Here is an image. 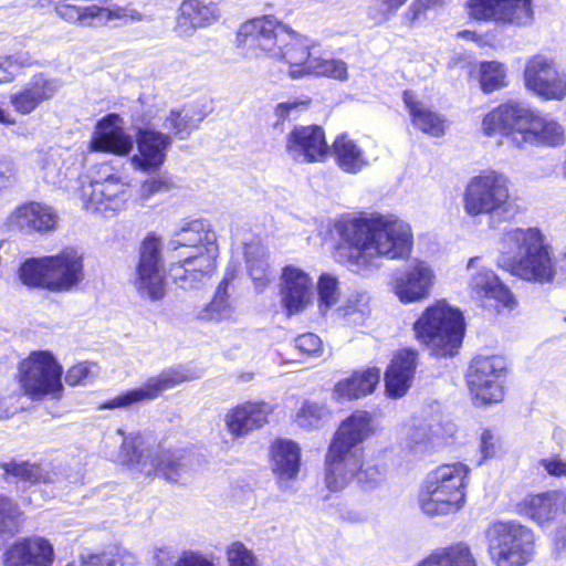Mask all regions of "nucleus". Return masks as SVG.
I'll return each instance as SVG.
<instances>
[{
    "instance_id": "f257e3e1",
    "label": "nucleus",
    "mask_w": 566,
    "mask_h": 566,
    "mask_svg": "<svg viewBox=\"0 0 566 566\" xmlns=\"http://www.w3.org/2000/svg\"><path fill=\"white\" fill-rule=\"evenodd\" d=\"M337 230L343 241L337 260L356 273L377 268L379 258L405 259L413 244L409 223L395 214L374 212L342 219Z\"/></svg>"
},
{
    "instance_id": "f03ea898",
    "label": "nucleus",
    "mask_w": 566,
    "mask_h": 566,
    "mask_svg": "<svg viewBox=\"0 0 566 566\" xmlns=\"http://www.w3.org/2000/svg\"><path fill=\"white\" fill-rule=\"evenodd\" d=\"M371 430V416L367 411L356 410L342 422L325 459V483L331 491L344 489L352 479L365 490L379 485L382 473L376 465L363 463L356 450Z\"/></svg>"
},
{
    "instance_id": "7ed1b4c3",
    "label": "nucleus",
    "mask_w": 566,
    "mask_h": 566,
    "mask_svg": "<svg viewBox=\"0 0 566 566\" xmlns=\"http://www.w3.org/2000/svg\"><path fill=\"white\" fill-rule=\"evenodd\" d=\"M238 40L248 50H253L255 56L265 54L284 61L290 65L289 74L292 78L308 75L305 69L317 53L314 40L289 29L271 15L243 23Z\"/></svg>"
},
{
    "instance_id": "20e7f679",
    "label": "nucleus",
    "mask_w": 566,
    "mask_h": 566,
    "mask_svg": "<svg viewBox=\"0 0 566 566\" xmlns=\"http://www.w3.org/2000/svg\"><path fill=\"white\" fill-rule=\"evenodd\" d=\"M482 130L489 137L505 136L520 148L526 144L555 147L565 139L562 125L553 117L516 102L501 104L489 112L483 117Z\"/></svg>"
},
{
    "instance_id": "39448f33",
    "label": "nucleus",
    "mask_w": 566,
    "mask_h": 566,
    "mask_svg": "<svg viewBox=\"0 0 566 566\" xmlns=\"http://www.w3.org/2000/svg\"><path fill=\"white\" fill-rule=\"evenodd\" d=\"M497 265L512 275L535 283H552L556 266L552 249L537 228H513L502 233Z\"/></svg>"
},
{
    "instance_id": "423d86ee",
    "label": "nucleus",
    "mask_w": 566,
    "mask_h": 566,
    "mask_svg": "<svg viewBox=\"0 0 566 566\" xmlns=\"http://www.w3.org/2000/svg\"><path fill=\"white\" fill-rule=\"evenodd\" d=\"M462 207L471 218L488 216L497 221H509L518 211L510 195L509 178L493 169L481 170L468 180L462 193Z\"/></svg>"
},
{
    "instance_id": "0eeeda50",
    "label": "nucleus",
    "mask_w": 566,
    "mask_h": 566,
    "mask_svg": "<svg viewBox=\"0 0 566 566\" xmlns=\"http://www.w3.org/2000/svg\"><path fill=\"white\" fill-rule=\"evenodd\" d=\"M24 285L50 292H70L84 280L83 254L66 248L55 255L32 258L19 269Z\"/></svg>"
},
{
    "instance_id": "6e6552de",
    "label": "nucleus",
    "mask_w": 566,
    "mask_h": 566,
    "mask_svg": "<svg viewBox=\"0 0 566 566\" xmlns=\"http://www.w3.org/2000/svg\"><path fill=\"white\" fill-rule=\"evenodd\" d=\"M416 339L436 356L458 353L464 336L462 313L444 301L428 306L413 323Z\"/></svg>"
},
{
    "instance_id": "1a4fd4ad",
    "label": "nucleus",
    "mask_w": 566,
    "mask_h": 566,
    "mask_svg": "<svg viewBox=\"0 0 566 566\" xmlns=\"http://www.w3.org/2000/svg\"><path fill=\"white\" fill-rule=\"evenodd\" d=\"M470 468L462 462L447 463L428 473L420 505L427 515H447L459 511L465 499Z\"/></svg>"
},
{
    "instance_id": "9d476101",
    "label": "nucleus",
    "mask_w": 566,
    "mask_h": 566,
    "mask_svg": "<svg viewBox=\"0 0 566 566\" xmlns=\"http://www.w3.org/2000/svg\"><path fill=\"white\" fill-rule=\"evenodd\" d=\"M122 437L119 460L129 469L145 475H160L170 482H180V463L175 453L164 450L158 444H149L139 433L125 436L122 429H117Z\"/></svg>"
},
{
    "instance_id": "9b49d317",
    "label": "nucleus",
    "mask_w": 566,
    "mask_h": 566,
    "mask_svg": "<svg viewBox=\"0 0 566 566\" xmlns=\"http://www.w3.org/2000/svg\"><path fill=\"white\" fill-rule=\"evenodd\" d=\"M488 552L495 566H524L533 555L534 533L516 521H496L485 531Z\"/></svg>"
},
{
    "instance_id": "f8f14e48",
    "label": "nucleus",
    "mask_w": 566,
    "mask_h": 566,
    "mask_svg": "<svg viewBox=\"0 0 566 566\" xmlns=\"http://www.w3.org/2000/svg\"><path fill=\"white\" fill-rule=\"evenodd\" d=\"M63 368L49 350L32 352L19 365V382L33 400L57 397L62 389Z\"/></svg>"
},
{
    "instance_id": "ddd939ff",
    "label": "nucleus",
    "mask_w": 566,
    "mask_h": 566,
    "mask_svg": "<svg viewBox=\"0 0 566 566\" xmlns=\"http://www.w3.org/2000/svg\"><path fill=\"white\" fill-rule=\"evenodd\" d=\"M465 10L479 22L524 28L534 21L533 0H468Z\"/></svg>"
},
{
    "instance_id": "4468645a",
    "label": "nucleus",
    "mask_w": 566,
    "mask_h": 566,
    "mask_svg": "<svg viewBox=\"0 0 566 566\" xmlns=\"http://www.w3.org/2000/svg\"><path fill=\"white\" fill-rule=\"evenodd\" d=\"M524 83L528 91L546 101L566 97V73L551 55L537 53L526 61Z\"/></svg>"
},
{
    "instance_id": "2eb2a0df",
    "label": "nucleus",
    "mask_w": 566,
    "mask_h": 566,
    "mask_svg": "<svg viewBox=\"0 0 566 566\" xmlns=\"http://www.w3.org/2000/svg\"><path fill=\"white\" fill-rule=\"evenodd\" d=\"M134 284L139 296L149 301H160L166 295L161 243L154 234L142 242Z\"/></svg>"
},
{
    "instance_id": "dca6fc26",
    "label": "nucleus",
    "mask_w": 566,
    "mask_h": 566,
    "mask_svg": "<svg viewBox=\"0 0 566 566\" xmlns=\"http://www.w3.org/2000/svg\"><path fill=\"white\" fill-rule=\"evenodd\" d=\"M505 370V361L500 356L473 358L467 378L475 399L482 403L501 401Z\"/></svg>"
},
{
    "instance_id": "f3484780",
    "label": "nucleus",
    "mask_w": 566,
    "mask_h": 566,
    "mask_svg": "<svg viewBox=\"0 0 566 566\" xmlns=\"http://www.w3.org/2000/svg\"><path fill=\"white\" fill-rule=\"evenodd\" d=\"M130 195L115 175H107L103 180L94 179L82 189L84 208L106 217L113 216L126 208Z\"/></svg>"
},
{
    "instance_id": "a211bd4d",
    "label": "nucleus",
    "mask_w": 566,
    "mask_h": 566,
    "mask_svg": "<svg viewBox=\"0 0 566 566\" xmlns=\"http://www.w3.org/2000/svg\"><path fill=\"white\" fill-rule=\"evenodd\" d=\"M55 11L64 21L88 28L102 27L113 20H143V14L136 9L117 4L102 7L97 4L75 6L71 3H60L55 7Z\"/></svg>"
},
{
    "instance_id": "6ab92c4d",
    "label": "nucleus",
    "mask_w": 566,
    "mask_h": 566,
    "mask_svg": "<svg viewBox=\"0 0 566 566\" xmlns=\"http://www.w3.org/2000/svg\"><path fill=\"white\" fill-rule=\"evenodd\" d=\"M187 379V373L182 367L168 368L149 378L143 386L126 390L101 403L98 409L126 408L139 401L153 400L163 391L171 389Z\"/></svg>"
},
{
    "instance_id": "aec40b11",
    "label": "nucleus",
    "mask_w": 566,
    "mask_h": 566,
    "mask_svg": "<svg viewBox=\"0 0 566 566\" xmlns=\"http://www.w3.org/2000/svg\"><path fill=\"white\" fill-rule=\"evenodd\" d=\"M328 146L322 127L317 125L295 126L285 138V153L295 163L322 161Z\"/></svg>"
},
{
    "instance_id": "412c9836",
    "label": "nucleus",
    "mask_w": 566,
    "mask_h": 566,
    "mask_svg": "<svg viewBox=\"0 0 566 566\" xmlns=\"http://www.w3.org/2000/svg\"><path fill=\"white\" fill-rule=\"evenodd\" d=\"M469 287L480 297L494 300L497 306L512 310L516 304L511 290L489 269L481 256L468 261Z\"/></svg>"
},
{
    "instance_id": "4be33fe9",
    "label": "nucleus",
    "mask_w": 566,
    "mask_h": 566,
    "mask_svg": "<svg viewBox=\"0 0 566 566\" xmlns=\"http://www.w3.org/2000/svg\"><path fill=\"white\" fill-rule=\"evenodd\" d=\"M436 274L432 266L415 259L396 279L395 293L402 303H415L427 298L434 284Z\"/></svg>"
},
{
    "instance_id": "5701e85b",
    "label": "nucleus",
    "mask_w": 566,
    "mask_h": 566,
    "mask_svg": "<svg viewBox=\"0 0 566 566\" xmlns=\"http://www.w3.org/2000/svg\"><path fill=\"white\" fill-rule=\"evenodd\" d=\"M133 146L134 139L125 132L122 117L111 113L96 123L88 149L124 156L130 153Z\"/></svg>"
},
{
    "instance_id": "b1692460",
    "label": "nucleus",
    "mask_w": 566,
    "mask_h": 566,
    "mask_svg": "<svg viewBox=\"0 0 566 566\" xmlns=\"http://www.w3.org/2000/svg\"><path fill=\"white\" fill-rule=\"evenodd\" d=\"M218 253L217 243H210V245L172 262L169 274L180 287H193L200 282L202 276L209 274L214 269Z\"/></svg>"
},
{
    "instance_id": "393cba45",
    "label": "nucleus",
    "mask_w": 566,
    "mask_h": 566,
    "mask_svg": "<svg viewBox=\"0 0 566 566\" xmlns=\"http://www.w3.org/2000/svg\"><path fill=\"white\" fill-rule=\"evenodd\" d=\"M172 140L167 134L154 128H138L136 133L137 153L130 160L136 169L151 171L160 168Z\"/></svg>"
},
{
    "instance_id": "a878e982",
    "label": "nucleus",
    "mask_w": 566,
    "mask_h": 566,
    "mask_svg": "<svg viewBox=\"0 0 566 566\" xmlns=\"http://www.w3.org/2000/svg\"><path fill=\"white\" fill-rule=\"evenodd\" d=\"M61 87L62 82L59 78L40 72L10 95V104L17 113L28 115L43 102L51 99Z\"/></svg>"
},
{
    "instance_id": "bb28decb",
    "label": "nucleus",
    "mask_w": 566,
    "mask_h": 566,
    "mask_svg": "<svg viewBox=\"0 0 566 566\" xmlns=\"http://www.w3.org/2000/svg\"><path fill=\"white\" fill-rule=\"evenodd\" d=\"M281 302L289 315L302 312L312 300L313 281L302 269L294 265L283 268L281 276Z\"/></svg>"
},
{
    "instance_id": "cd10ccee",
    "label": "nucleus",
    "mask_w": 566,
    "mask_h": 566,
    "mask_svg": "<svg viewBox=\"0 0 566 566\" xmlns=\"http://www.w3.org/2000/svg\"><path fill=\"white\" fill-rule=\"evenodd\" d=\"M455 433V424L444 420L441 415L423 416L415 418L408 428L406 440L407 446L417 451L427 446L437 447Z\"/></svg>"
},
{
    "instance_id": "c85d7f7f",
    "label": "nucleus",
    "mask_w": 566,
    "mask_h": 566,
    "mask_svg": "<svg viewBox=\"0 0 566 566\" xmlns=\"http://www.w3.org/2000/svg\"><path fill=\"white\" fill-rule=\"evenodd\" d=\"M53 546L43 537H28L17 541L4 553L6 566H51Z\"/></svg>"
},
{
    "instance_id": "c756f323",
    "label": "nucleus",
    "mask_w": 566,
    "mask_h": 566,
    "mask_svg": "<svg viewBox=\"0 0 566 566\" xmlns=\"http://www.w3.org/2000/svg\"><path fill=\"white\" fill-rule=\"evenodd\" d=\"M272 408L266 402L239 405L226 415L224 422L228 431L234 437H242L250 431L261 428L266 421Z\"/></svg>"
},
{
    "instance_id": "7c9ffc66",
    "label": "nucleus",
    "mask_w": 566,
    "mask_h": 566,
    "mask_svg": "<svg viewBox=\"0 0 566 566\" xmlns=\"http://www.w3.org/2000/svg\"><path fill=\"white\" fill-rule=\"evenodd\" d=\"M418 361V352L405 348L398 352L385 374L386 390L390 397H401L411 385Z\"/></svg>"
},
{
    "instance_id": "2f4dec72",
    "label": "nucleus",
    "mask_w": 566,
    "mask_h": 566,
    "mask_svg": "<svg viewBox=\"0 0 566 566\" xmlns=\"http://www.w3.org/2000/svg\"><path fill=\"white\" fill-rule=\"evenodd\" d=\"M218 17V7L211 1L184 0L178 10L176 30L181 36H190L198 28L212 24Z\"/></svg>"
},
{
    "instance_id": "473e14b6",
    "label": "nucleus",
    "mask_w": 566,
    "mask_h": 566,
    "mask_svg": "<svg viewBox=\"0 0 566 566\" xmlns=\"http://www.w3.org/2000/svg\"><path fill=\"white\" fill-rule=\"evenodd\" d=\"M273 471L277 476L280 488L290 491L300 471L301 451L291 440H276L272 446Z\"/></svg>"
},
{
    "instance_id": "72a5a7b5",
    "label": "nucleus",
    "mask_w": 566,
    "mask_h": 566,
    "mask_svg": "<svg viewBox=\"0 0 566 566\" xmlns=\"http://www.w3.org/2000/svg\"><path fill=\"white\" fill-rule=\"evenodd\" d=\"M9 220L20 229L49 232L55 228L59 217L52 207L32 201L19 206Z\"/></svg>"
},
{
    "instance_id": "f704fd0d",
    "label": "nucleus",
    "mask_w": 566,
    "mask_h": 566,
    "mask_svg": "<svg viewBox=\"0 0 566 566\" xmlns=\"http://www.w3.org/2000/svg\"><path fill=\"white\" fill-rule=\"evenodd\" d=\"M520 512L541 526L556 522L564 514L559 496L554 492H545L526 496L518 505Z\"/></svg>"
},
{
    "instance_id": "c9c22d12",
    "label": "nucleus",
    "mask_w": 566,
    "mask_h": 566,
    "mask_svg": "<svg viewBox=\"0 0 566 566\" xmlns=\"http://www.w3.org/2000/svg\"><path fill=\"white\" fill-rule=\"evenodd\" d=\"M210 243H216V233L209 229V224L205 220L197 219L182 221L172 233L167 248L175 251L186 247L197 251Z\"/></svg>"
},
{
    "instance_id": "e433bc0d",
    "label": "nucleus",
    "mask_w": 566,
    "mask_h": 566,
    "mask_svg": "<svg viewBox=\"0 0 566 566\" xmlns=\"http://www.w3.org/2000/svg\"><path fill=\"white\" fill-rule=\"evenodd\" d=\"M229 284L230 279L223 277L217 286L211 302L195 310L197 319L216 323L235 319V308L229 300Z\"/></svg>"
},
{
    "instance_id": "4c0bfd02",
    "label": "nucleus",
    "mask_w": 566,
    "mask_h": 566,
    "mask_svg": "<svg viewBox=\"0 0 566 566\" xmlns=\"http://www.w3.org/2000/svg\"><path fill=\"white\" fill-rule=\"evenodd\" d=\"M380 379L378 368H368L354 373L349 378L338 381L334 388L337 400H352L374 391Z\"/></svg>"
},
{
    "instance_id": "58836bf2",
    "label": "nucleus",
    "mask_w": 566,
    "mask_h": 566,
    "mask_svg": "<svg viewBox=\"0 0 566 566\" xmlns=\"http://www.w3.org/2000/svg\"><path fill=\"white\" fill-rule=\"evenodd\" d=\"M402 99L415 127L433 137L444 134V119L441 115L417 101L410 91L403 92Z\"/></svg>"
},
{
    "instance_id": "ea45409f",
    "label": "nucleus",
    "mask_w": 566,
    "mask_h": 566,
    "mask_svg": "<svg viewBox=\"0 0 566 566\" xmlns=\"http://www.w3.org/2000/svg\"><path fill=\"white\" fill-rule=\"evenodd\" d=\"M332 151L337 166L347 174H358L368 166V159L363 149L346 134L336 137Z\"/></svg>"
},
{
    "instance_id": "a19ab883",
    "label": "nucleus",
    "mask_w": 566,
    "mask_h": 566,
    "mask_svg": "<svg viewBox=\"0 0 566 566\" xmlns=\"http://www.w3.org/2000/svg\"><path fill=\"white\" fill-rule=\"evenodd\" d=\"M417 566H476L468 545L458 543L433 551Z\"/></svg>"
},
{
    "instance_id": "79ce46f5",
    "label": "nucleus",
    "mask_w": 566,
    "mask_h": 566,
    "mask_svg": "<svg viewBox=\"0 0 566 566\" xmlns=\"http://www.w3.org/2000/svg\"><path fill=\"white\" fill-rule=\"evenodd\" d=\"M2 468L7 474L29 483H53L57 480V474L50 471L51 464H34L28 461L13 460L3 463Z\"/></svg>"
},
{
    "instance_id": "37998d69",
    "label": "nucleus",
    "mask_w": 566,
    "mask_h": 566,
    "mask_svg": "<svg viewBox=\"0 0 566 566\" xmlns=\"http://www.w3.org/2000/svg\"><path fill=\"white\" fill-rule=\"evenodd\" d=\"M244 254L249 274L255 282V287L261 291L270 282L264 248L260 244L250 243L245 245Z\"/></svg>"
},
{
    "instance_id": "c03bdc74",
    "label": "nucleus",
    "mask_w": 566,
    "mask_h": 566,
    "mask_svg": "<svg viewBox=\"0 0 566 566\" xmlns=\"http://www.w3.org/2000/svg\"><path fill=\"white\" fill-rule=\"evenodd\" d=\"M553 440L559 447V453L542 459L539 465L547 474L563 478L566 476V431L562 428H556L553 431Z\"/></svg>"
},
{
    "instance_id": "a18cd8bd",
    "label": "nucleus",
    "mask_w": 566,
    "mask_h": 566,
    "mask_svg": "<svg viewBox=\"0 0 566 566\" xmlns=\"http://www.w3.org/2000/svg\"><path fill=\"white\" fill-rule=\"evenodd\" d=\"M21 523L19 506L8 496L0 495V545L6 536H12L18 532Z\"/></svg>"
},
{
    "instance_id": "49530a36",
    "label": "nucleus",
    "mask_w": 566,
    "mask_h": 566,
    "mask_svg": "<svg viewBox=\"0 0 566 566\" xmlns=\"http://www.w3.org/2000/svg\"><path fill=\"white\" fill-rule=\"evenodd\" d=\"M305 71L308 75L327 76L339 81L348 77L347 65L344 61L337 59H323L317 56L310 60Z\"/></svg>"
},
{
    "instance_id": "de8ad7c7",
    "label": "nucleus",
    "mask_w": 566,
    "mask_h": 566,
    "mask_svg": "<svg viewBox=\"0 0 566 566\" xmlns=\"http://www.w3.org/2000/svg\"><path fill=\"white\" fill-rule=\"evenodd\" d=\"M506 69L496 61L480 64V84L484 93H492L506 85Z\"/></svg>"
},
{
    "instance_id": "09e8293b",
    "label": "nucleus",
    "mask_w": 566,
    "mask_h": 566,
    "mask_svg": "<svg viewBox=\"0 0 566 566\" xmlns=\"http://www.w3.org/2000/svg\"><path fill=\"white\" fill-rule=\"evenodd\" d=\"M317 292L319 311L325 314L338 302L339 283L337 277L329 273L321 274L317 282Z\"/></svg>"
},
{
    "instance_id": "8fccbe9b",
    "label": "nucleus",
    "mask_w": 566,
    "mask_h": 566,
    "mask_svg": "<svg viewBox=\"0 0 566 566\" xmlns=\"http://www.w3.org/2000/svg\"><path fill=\"white\" fill-rule=\"evenodd\" d=\"M329 417V411L324 403L305 401L296 415V422L305 429H314L321 426Z\"/></svg>"
},
{
    "instance_id": "3c124183",
    "label": "nucleus",
    "mask_w": 566,
    "mask_h": 566,
    "mask_svg": "<svg viewBox=\"0 0 566 566\" xmlns=\"http://www.w3.org/2000/svg\"><path fill=\"white\" fill-rule=\"evenodd\" d=\"M342 311L348 324L353 326L363 325L370 314L368 294L357 293L348 300Z\"/></svg>"
},
{
    "instance_id": "603ef678",
    "label": "nucleus",
    "mask_w": 566,
    "mask_h": 566,
    "mask_svg": "<svg viewBox=\"0 0 566 566\" xmlns=\"http://www.w3.org/2000/svg\"><path fill=\"white\" fill-rule=\"evenodd\" d=\"M202 116L195 118L189 112L171 111L164 122V128L172 132L178 138L185 139L202 120Z\"/></svg>"
},
{
    "instance_id": "864d4df0",
    "label": "nucleus",
    "mask_w": 566,
    "mask_h": 566,
    "mask_svg": "<svg viewBox=\"0 0 566 566\" xmlns=\"http://www.w3.org/2000/svg\"><path fill=\"white\" fill-rule=\"evenodd\" d=\"M166 559H169V553L160 549L156 555L157 566H170L166 565ZM170 564H174V566H214L207 556L192 551L182 552L179 558Z\"/></svg>"
},
{
    "instance_id": "5fc2aeb1",
    "label": "nucleus",
    "mask_w": 566,
    "mask_h": 566,
    "mask_svg": "<svg viewBox=\"0 0 566 566\" xmlns=\"http://www.w3.org/2000/svg\"><path fill=\"white\" fill-rule=\"evenodd\" d=\"M308 104V98H292L286 102L279 103L274 109V114L277 117L274 126H279L285 120L297 119L301 113L307 109Z\"/></svg>"
},
{
    "instance_id": "6e6d98bb",
    "label": "nucleus",
    "mask_w": 566,
    "mask_h": 566,
    "mask_svg": "<svg viewBox=\"0 0 566 566\" xmlns=\"http://www.w3.org/2000/svg\"><path fill=\"white\" fill-rule=\"evenodd\" d=\"M98 374L95 363L82 361L72 366L65 374V382L70 386L85 385Z\"/></svg>"
},
{
    "instance_id": "4d7b16f0",
    "label": "nucleus",
    "mask_w": 566,
    "mask_h": 566,
    "mask_svg": "<svg viewBox=\"0 0 566 566\" xmlns=\"http://www.w3.org/2000/svg\"><path fill=\"white\" fill-rule=\"evenodd\" d=\"M406 1L407 0H377V2L369 8L368 14L375 23H384L388 21Z\"/></svg>"
},
{
    "instance_id": "13d9d810",
    "label": "nucleus",
    "mask_w": 566,
    "mask_h": 566,
    "mask_svg": "<svg viewBox=\"0 0 566 566\" xmlns=\"http://www.w3.org/2000/svg\"><path fill=\"white\" fill-rule=\"evenodd\" d=\"M229 566H259L254 554L242 543H233L227 552Z\"/></svg>"
},
{
    "instance_id": "bf43d9fd",
    "label": "nucleus",
    "mask_w": 566,
    "mask_h": 566,
    "mask_svg": "<svg viewBox=\"0 0 566 566\" xmlns=\"http://www.w3.org/2000/svg\"><path fill=\"white\" fill-rule=\"evenodd\" d=\"M480 453L482 461L494 458L501 450L499 436L492 429H484L480 436Z\"/></svg>"
},
{
    "instance_id": "052dcab7",
    "label": "nucleus",
    "mask_w": 566,
    "mask_h": 566,
    "mask_svg": "<svg viewBox=\"0 0 566 566\" xmlns=\"http://www.w3.org/2000/svg\"><path fill=\"white\" fill-rule=\"evenodd\" d=\"M446 0H415L408 9L406 17L412 23L420 17L426 15L428 11L441 8Z\"/></svg>"
},
{
    "instance_id": "680f3d73",
    "label": "nucleus",
    "mask_w": 566,
    "mask_h": 566,
    "mask_svg": "<svg viewBox=\"0 0 566 566\" xmlns=\"http://www.w3.org/2000/svg\"><path fill=\"white\" fill-rule=\"evenodd\" d=\"M81 566H123V563L112 552H104L102 554H83L81 556Z\"/></svg>"
},
{
    "instance_id": "e2e57ef3",
    "label": "nucleus",
    "mask_w": 566,
    "mask_h": 566,
    "mask_svg": "<svg viewBox=\"0 0 566 566\" xmlns=\"http://www.w3.org/2000/svg\"><path fill=\"white\" fill-rule=\"evenodd\" d=\"M169 189V182L163 177H154L145 180L140 186L139 195L144 200L149 199L151 196Z\"/></svg>"
},
{
    "instance_id": "0e129e2a",
    "label": "nucleus",
    "mask_w": 566,
    "mask_h": 566,
    "mask_svg": "<svg viewBox=\"0 0 566 566\" xmlns=\"http://www.w3.org/2000/svg\"><path fill=\"white\" fill-rule=\"evenodd\" d=\"M295 348L303 354H315L321 349V338L313 334L306 333L297 336L294 340Z\"/></svg>"
},
{
    "instance_id": "69168bd1",
    "label": "nucleus",
    "mask_w": 566,
    "mask_h": 566,
    "mask_svg": "<svg viewBox=\"0 0 566 566\" xmlns=\"http://www.w3.org/2000/svg\"><path fill=\"white\" fill-rule=\"evenodd\" d=\"M17 182V167L9 157L0 158V188H9Z\"/></svg>"
},
{
    "instance_id": "338daca9",
    "label": "nucleus",
    "mask_w": 566,
    "mask_h": 566,
    "mask_svg": "<svg viewBox=\"0 0 566 566\" xmlns=\"http://www.w3.org/2000/svg\"><path fill=\"white\" fill-rule=\"evenodd\" d=\"M555 523L556 527L552 533V542L554 552L560 555L566 552V514H562Z\"/></svg>"
},
{
    "instance_id": "774afa93",
    "label": "nucleus",
    "mask_w": 566,
    "mask_h": 566,
    "mask_svg": "<svg viewBox=\"0 0 566 566\" xmlns=\"http://www.w3.org/2000/svg\"><path fill=\"white\" fill-rule=\"evenodd\" d=\"M8 56L11 62V64H9V67L12 69L14 78L22 72L23 69L31 67L38 64L36 59L32 56L29 52H17Z\"/></svg>"
}]
</instances>
